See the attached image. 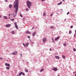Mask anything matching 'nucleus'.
Returning <instances> with one entry per match:
<instances>
[{
    "mask_svg": "<svg viewBox=\"0 0 76 76\" xmlns=\"http://www.w3.org/2000/svg\"><path fill=\"white\" fill-rule=\"evenodd\" d=\"M18 4H19V0H15L14 2V8L15 9V15H14V18L15 17L16 15L17 14L18 12V9H19L18 8V7H19Z\"/></svg>",
    "mask_w": 76,
    "mask_h": 76,
    "instance_id": "nucleus-1",
    "label": "nucleus"
},
{
    "mask_svg": "<svg viewBox=\"0 0 76 76\" xmlns=\"http://www.w3.org/2000/svg\"><path fill=\"white\" fill-rule=\"evenodd\" d=\"M27 6L29 9H31V2H30L29 1H27L26 2Z\"/></svg>",
    "mask_w": 76,
    "mask_h": 76,
    "instance_id": "nucleus-2",
    "label": "nucleus"
},
{
    "mask_svg": "<svg viewBox=\"0 0 76 76\" xmlns=\"http://www.w3.org/2000/svg\"><path fill=\"white\" fill-rule=\"evenodd\" d=\"M52 70H54V71H57V70H58V69L55 67H53L52 68Z\"/></svg>",
    "mask_w": 76,
    "mask_h": 76,
    "instance_id": "nucleus-3",
    "label": "nucleus"
},
{
    "mask_svg": "<svg viewBox=\"0 0 76 76\" xmlns=\"http://www.w3.org/2000/svg\"><path fill=\"white\" fill-rule=\"evenodd\" d=\"M14 25H15V26L16 29H18L19 28H18V25H17V23H16V22H15V23Z\"/></svg>",
    "mask_w": 76,
    "mask_h": 76,
    "instance_id": "nucleus-4",
    "label": "nucleus"
},
{
    "mask_svg": "<svg viewBox=\"0 0 76 76\" xmlns=\"http://www.w3.org/2000/svg\"><path fill=\"white\" fill-rule=\"evenodd\" d=\"M42 40L43 42H45L47 41V39H46V38L45 37L43 38Z\"/></svg>",
    "mask_w": 76,
    "mask_h": 76,
    "instance_id": "nucleus-5",
    "label": "nucleus"
},
{
    "mask_svg": "<svg viewBox=\"0 0 76 76\" xmlns=\"http://www.w3.org/2000/svg\"><path fill=\"white\" fill-rule=\"evenodd\" d=\"M5 65L6 66H8V67H10V66L9 64H7V63L5 64Z\"/></svg>",
    "mask_w": 76,
    "mask_h": 76,
    "instance_id": "nucleus-6",
    "label": "nucleus"
},
{
    "mask_svg": "<svg viewBox=\"0 0 76 76\" xmlns=\"http://www.w3.org/2000/svg\"><path fill=\"white\" fill-rule=\"evenodd\" d=\"M17 54V51H16L12 53V55H16Z\"/></svg>",
    "mask_w": 76,
    "mask_h": 76,
    "instance_id": "nucleus-7",
    "label": "nucleus"
},
{
    "mask_svg": "<svg viewBox=\"0 0 76 76\" xmlns=\"http://www.w3.org/2000/svg\"><path fill=\"white\" fill-rule=\"evenodd\" d=\"M10 26H11V25H10V24H8L7 25H6V27H7V28H8L9 27H10Z\"/></svg>",
    "mask_w": 76,
    "mask_h": 76,
    "instance_id": "nucleus-8",
    "label": "nucleus"
},
{
    "mask_svg": "<svg viewBox=\"0 0 76 76\" xmlns=\"http://www.w3.org/2000/svg\"><path fill=\"white\" fill-rule=\"evenodd\" d=\"M59 38H60V37L58 36L57 37L55 38V41H57V40H58V39Z\"/></svg>",
    "mask_w": 76,
    "mask_h": 76,
    "instance_id": "nucleus-9",
    "label": "nucleus"
},
{
    "mask_svg": "<svg viewBox=\"0 0 76 76\" xmlns=\"http://www.w3.org/2000/svg\"><path fill=\"white\" fill-rule=\"evenodd\" d=\"M35 35H36V32L34 31L33 33V37H35Z\"/></svg>",
    "mask_w": 76,
    "mask_h": 76,
    "instance_id": "nucleus-10",
    "label": "nucleus"
},
{
    "mask_svg": "<svg viewBox=\"0 0 76 76\" xmlns=\"http://www.w3.org/2000/svg\"><path fill=\"white\" fill-rule=\"evenodd\" d=\"M26 34H31V33L30 32V31H27L26 32Z\"/></svg>",
    "mask_w": 76,
    "mask_h": 76,
    "instance_id": "nucleus-11",
    "label": "nucleus"
},
{
    "mask_svg": "<svg viewBox=\"0 0 76 76\" xmlns=\"http://www.w3.org/2000/svg\"><path fill=\"white\" fill-rule=\"evenodd\" d=\"M9 7L10 9H12V5L11 4H10L9 5Z\"/></svg>",
    "mask_w": 76,
    "mask_h": 76,
    "instance_id": "nucleus-12",
    "label": "nucleus"
},
{
    "mask_svg": "<svg viewBox=\"0 0 76 76\" xmlns=\"http://www.w3.org/2000/svg\"><path fill=\"white\" fill-rule=\"evenodd\" d=\"M3 18L4 19H7V17L6 16H4Z\"/></svg>",
    "mask_w": 76,
    "mask_h": 76,
    "instance_id": "nucleus-13",
    "label": "nucleus"
},
{
    "mask_svg": "<svg viewBox=\"0 0 76 76\" xmlns=\"http://www.w3.org/2000/svg\"><path fill=\"white\" fill-rule=\"evenodd\" d=\"M62 4V2H60V3H58L57 4V5H60V4Z\"/></svg>",
    "mask_w": 76,
    "mask_h": 76,
    "instance_id": "nucleus-14",
    "label": "nucleus"
},
{
    "mask_svg": "<svg viewBox=\"0 0 76 76\" xmlns=\"http://www.w3.org/2000/svg\"><path fill=\"white\" fill-rule=\"evenodd\" d=\"M55 58H57V59H59V58H60V57H59V56H56L55 57Z\"/></svg>",
    "mask_w": 76,
    "mask_h": 76,
    "instance_id": "nucleus-15",
    "label": "nucleus"
},
{
    "mask_svg": "<svg viewBox=\"0 0 76 76\" xmlns=\"http://www.w3.org/2000/svg\"><path fill=\"white\" fill-rule=\"evenodd\" d=\"M62 57L63 58H64V59H65V58H66V56L64 55L62 56Z\"/></svg>",
    "mask_w": 76,
    "mask_h": 76,
    "instance_id": "nucleus-16",
    "label": "nucleus"
},
{
    "mask_svg": "<svg viewBox=\"0 0 76 76\" xmlns=\"http://www.w3.org/2000/svg\"><path fill=\"white\" fill-rule=\"evenodd\" d=\"M29 45V43H27L26 44V46L28 47Z\"/></svg>",
    "mask_w": 76,
    "mask_h": 76,
    "instance_id": "nucleus-17",
    "label": "nucleus"
},
{
    "mask_svg": "<svg viewBox=\"0 0 76 76\" xmlns=\"http://www.w3.org/2000/svg\"><path fill=\"white\" fill-rule=\"evenodd\" d=\"M6 69H7V70H9V69H10V67H6Z\"/></svg>",
    "mask_w": 76,
    "mask_h": 76,
    "instance_id": "nucleus-18",
    "label": "nucleus"
},
{
    "mask_svg": "<svg viewBox=\"0 0 76 76\" xmlns=\"http://www.w3.org/2000/svg\"><path fill=\"white\" fill-rule=\"evenodd\" d=\"M21 74L23 76H25V74L23 73V72H21Z\"/></svg>",
    "mask_w": 76,
    "mask_h": 76,
    "instance_id": "nucleus-19",
    "label": "nucleus"
},
{
    "mask_svg": "<svg viewBox=\"0 0 76 76\" xmlns=\"http://www.w3.org/2000/svg\"><path fill=\"white\" fill-rule=\"evenodd\" d=\"M44 71V69H42L40 71L41 72H43Z\"/></svg>",
    "mask_w": 76,
    "mask_h": 76,
    "instance_id": "nucleus-20",
    "label": "nucleus"
},
{
    "mask_svg": "<svg viewBox=\"0 0 76 76\" xmlns=\"http://www.w3.org/2000/svg\"><path fill=\"white\" fill-rule=\"evenodd\" d=\"M25 71L26 72H28V70L27 69H25Z\"/></svg>",
    "mask_w": 76,
    "mask_h": 76,
    "instance_id": "nucleus-21",
    "label": "nucleus"
},
{
    "mask_svg": "<svg viewBox=\"0 0 76 76\" xmlns=\"http://www.w3.org/2000/svg\"><path fill=\"white\" fill-rule=\"evenodd\" d=\"M12 34H15V31H12Z\"/></svg>",
    "mask_w": 76,
    "mask_h": 76,
    "instance_id": "nucleus-22",
    "label": "nucleus"
},
{
    "mask_svg": "<svg viewBox=\"0 0 76 76\" xmlns=\"http://www.w3.org/2000/svg\"><path fill=\"white\" fill-rule=\"evenodd\" d=\"M52 42H54V39H53V38H52Z\"/></svg>",
    "mask_w": 76,
    "mask_h": 76,
    "instance_id": "nucleus-23",
    "label": "nucleus"
},
{
    "mask_svg": "<svg viewBox=\"0 0 76 76\" xmlns=\"http://www.w3.org/2000/svg\"><path fill=\"white\" fill-rule=\"evenodd\" d=\"M22 75V72H20L19 74V76H21Z\"/></svg>",
    "mask_w": 76,
    "mask_h": 76,
    "instance_id": "nucleus-24",
    "label": "nucleus"
},
{
    "mask_svg": "<svg viewBox=\"0 0 76 76\" xmlns=\"http://www.w3.org/2000/svg\"><path fill=\"white\" fill-rule=\"evenodd\" d=\"M10 20H11V21L13 22V21H14V20H15V19H10Z\"/></svg>",
    "mask_w": 76,
    "mask_h": 76,
    "instance_id": "nucleus-25",
    "label": "nucleus"
},
{
    "mask_svg": "<svg viewBox=\"0 0 76 76\" xmlns=\"http://www.w3.org/2000/svg\"><path fill=\"white\" fill-rule=\"evenodd\" d=\"M69 34H72V31H69Z\"/></svg>",
    "mask_w": 76,
    "mask_h": 76,
    "instance_id": "nucleus-26",
    "label": "nucleus"
},
{
    "mask_svg": "<svg viewBox=\"0 0 76 76\" xmlns=\"http://www.w3.org/2000/svg\"><path fill=\"white\" fill-rule=\"evenodd\" d=\"M64 47H66V43L64 44Z\"/></svg>",
    "mask_w": 76,
    "mask_h": 76,
    "instance_id": "nucleus-27",
    "label": "nucleus"
},
{
    "mask_svg": "<svg viewBox=\"0 0 76 76\" xmlns=\"http://www.w3.org/2000/svg\"><path fill=\"white\" fill-rule=\"evenodd\" d=\"M28 38L29 39L31 38V37H30V36H28Z\"/></svg>",
    "mask_w": 76,
    "mask_h": 76,
    "instance_id": "nucleus-28",
    "label": "nucleus"
},
{
    "mask_svg": "<svg viewBox=\"0 0 76 76\" xmlns=\"http://www.w3.org/2000/svg\"><path fill=\"white\" fill-rule=\"evenodd\" d=\"M20 17H21V18H22V15L21 14H20Z\"/></svg>",
    "mask_w": 76,
    "mask_h": 76,
    "instance_id": "nucleus-29",
    "label": "nucleus"
},
{
    "mask_svg": "<svg viewBox=\"0 0 76 76\" xmlns=\"http://www.w3.org/2000/svg\"><path fill=\"white\" fill-rule=\"evenodd\" d=\"M26 11H28V10H29V9H28V8H26Z\"/></svg>",
    "mask_w": 76,
    "mask_h": 76,
    "instance_id": "nucleus-30",
    "label": "nucleus"
},
{
    "mask_svg": "<svg viewBox=\"0 0 76 76\" xmlns=\"http://www.w3.org/2000/svg\"><path fill=\"white\" fill-rule=\"evenodd\" d=\"M76 50V49H75V48H74L73 49V51H75Z\"/></svg>",
    "mask_w": 76,
    "mask_h": 76,
    "instance_id": "nucleus-31",
    "label": "nucleus"
},
{
    "mask_svg": "<svg viewBox=\"0 0 76 76\" xmlns=\"http://www.w3.org/2000/svg\"><path fill=\"white\" fill-rule=\"evenodd\" d=\"M23 45H24V47H26V45H25V44L24 43L23 44Z\"/></svg>",
    "mask_w": 76,
    "mask_h": 76,
    "instance_id": "nucleus-32",
    "label": "nucleus"
},
{
    "mask_svg": "<svg viewBox=\"0 0 76 76\" xmlns=\"http://www.w3.org/2000/svg\"><path fill=\"white\" fill-rule=\"evenodd\" d=\"M45 15H46L45 14V13H43V16H45Z\"/></svg>",
    "mask_w": 76,
    "mask_h": 76,
    "instance_id": "nucleus-33",
    "label": "nucleus"
},
{
    "mask_svg": "<svg viewBox=\"0 0 76 76\" xmlns=\"http://www.w3.org/2000/svg\"><path fill=\"white\" fill-rule=\"evenodd\" d=\"M42 1H45V0H41Z\"/></svg>",
    "mask_w": 76,
    "mask_h": 76,
    "instance_id": "nucleus-34",
    "label": "nucleus"
},
{
    "mask_svg": "<svg viewBox=\"0 0 76 76\" xmlns=\"http://www.w3.org/2000/svg\"><path fill=\"white\" fill-rule=\"evenodd\" d=\"M53 14H51L50 15V16H53Z\"/></svg>",
    "mask_w": 76,
    "mask_h": 76,
    "instance_id": "nucleus-35",
    "label": "nucleus"
},
{
    "mask_svg": "<svg viewBox=\"0 0 76 76\" xmlns=\"http://www.w3.org/2000/svg\"><path fill=\"white\" fill-rule=\"evenodd\" d=\"M5 2H7V0H4Z\"/></svg>",
    "mask_w": 76,
    "mask_h": 76,
    "instance_id": "nucleus-36",
    "label": "nucleus"
},
{
    "mask_svg": "<svg viewBox=\"0 0 76 76\" xmlns=\"http://www.w3.org/2000/svg\"><path fill=\"white\" fill-rule=\"evenodd\" d=\"M31 43L32 44H34V43L32 42H31Z\"/></svg>",
    "mask_w": 76,
    "mask_h": 76,
    "instance_id": "nucleus-37",
    "label": "nucleus"
},
{
    "mask_svg": "<svg viewBox=\"0 0 76 76\" xmlns=\"http://www.w3.org/2000/svg\"><path fill=\"white\" fill-rule=\"evenodd\" d=\"M0 59L1 60H2L3 58H1V57H0Z\"/></svg>",
    "mask_w": 76,
    "mask_h": 76,
    "instance_id": "nucleus-38",
    "label": "nucleus"
},
{
    "mask_svg": "<svg viewBox=\"0 0 76 76\" xmlns=\"http://www.w3.org/2000/svg\"><path fill=\"white\" fill-rule=\"evenodd\" d=\"M73 26H71V28H73Z\"/></svg>",
    "mask_w": 76,
    "mask_h": 76,
    "instance_id": "nucleus-39",
    "label": "nucleus"
},
{
    "mask_svg": "<svg viewBox=\"0 0 76 76\" xmlns=\"http://www.w3.org/2000/svg\"><path fill=\"white\" fill-rule=\"evenodd\" d=\"M69 12H68L67 13V15H69Z\"/></svg>",
    "mask_w": 76,
    "mask_h": 76,
    "instance_id": "nucleus-40",
    "label": "nucleus"
},
{
    "mask_svg": "<svg viewBox=\"0 0 76 76\" xmlns=\"http://www.w3.org/2000/svg\"><path fill=\"white\" fill-rule=\"evenodd\" d=\"M53 28V26L50 27V28Z\"/></svg>",
    "mask_w": 76,
    "mask_h": 76,
    "instance_id": "nucleus-41",
    "label": "nucleus"
},
{
    "mask_svg": "<svg viewBox=\"0 0 76 76\" xmlns=\"http://www.w3.org/2000/svg\"><path fill=\"white\" fill-rule=\"evenodd\" d=\"M49 50H50V51H51V49L50 48Z\"/></svg>",
    "mask_w": 76,
    "mask_h": 76,
    "instance_id": "nucleus-42",
    "label": "nucleus"
},
{
    "mask_svg": "<svg viewBox=\"0 0 76 76\" xmlns=\"http://www.w3.org/2000/svg\"><path fill=\"white\" fill-rule=\"evenodd\" d=\"M12 15H14V13L13 14H12Z\"/></svg>",
    "mask_w": 76,
    "mask_h": 76,
    "instance_id": "nucleus-43",
    "label": "nucleus"
},
{
    "mask_svg": "<svg viewBox=\"0 0 76 76\" xmlns=\"http://www.w3.org/2000/svg\"><path fill=\"white\" fill-rule=\"evenodd\" d=\"M76 72H73V73H76Z\"/></svg>",
    "mask_w": 76,
    "mask_h": 76,
    "instance_id": "nucleus-44",
    "label": "nucleus"
},
{
    "mask_svg": "<svg viewBox=\"0 0 76 76\" xmlns=\"http://www.w3.org/2000/svg\"><path fill=\"white\" fill-rule=\"evenodd\" d=\"M75 34H74V37H75Z\"/></svg>",
    "mask_w": 76,
    "mask_h": 76,
    "instance_id": "nucleus-45",
    "label": "nucleus"
},
{
    "mask_svg": "<svg viewBox=\"0 0 76 76\" xmlns=\"http://www.w3.org/2000/svg\"><path fill=\"white\" fill-rule=\"evenodd\" d=\"M20 56L21 57H22V54H20Z\"/></svg>",
    "mask_w": 76,
    "mask_h": 76,
    "instance_id": "nucleus-46",
    "label": "nucleus"
},
{
    "mask_svg": "<svg viewBox=\"0 0 76 76\" xmlns=\"http://www.w3.org/2000/svg\"><path fill=\"white\" fill-rule=\"evenodd\" d=\"M63 1H65V0H62Z\"/></svg>",
    "mask_w": 76,
    "mask_h": 76,
    "instance_id": "nucleus-47",
    "label": "nucleus"
},
{
    "mask_svg": "<svg viewBox=\"0 0 76 76\" xmlns=\"http://www.w3.org/2000/svg\"><path fill=\"white\" fill-rule=\"evenodd\" d=\"M9 16H10V14H9Z\"/></svg>",
    "mask_w": 76,
    "mask_h": 76,
    "instance_id": "nucleus-48",
    "label": "nucleus"
},
{
    "mask_svg": "<svg viewBox=\"0 0 76 76\" xmlns=\"http://www.w3.org/2000/svg\"><path fill=\"white\" fill-rule=\"evenodd\" d=\"M0 18H1V15H0Z\"/></svg>",
    "mask_w": 76,
    "mask_h": 76,
    "instance_id": "nucleus-49",
    "label": "nucleus"
},
{
    "mask_svg": "<svg viewBox=\"0 0 76 76\" xmlns=\"http://www.w3.org/2000/svg\"><path fill=\"white\" fill-rule=\"evenodd\" d=\"M9 19H10V17H9Z\"/></svg>",
    "mask_w": 76,
    "mask_h": 76,
    "instance_id": "nucleus-50",
    "label": "nucleus"
},
{
    "mask_svg": "<svg viewBox=\"0 0 76 76\" xmlns=\"http://www.w3.org/2000/svg\"><path fill=\"white\" fill-rule=\"evenodd\" d=\"M34 27H33L32 28V29H34Z\"/></svg>",
    "mask_w": 76,
    "mask_h": 76,
    "instance_id": "nucleus-51",
    "label": "nucleus"
},
{
    "mask_svg": "<svg viewBox=\"0 0 76 76\" xmlns=\"http://www.w3.org/2000/svg\"><path fill=\"white\" fill-rule=\"evenodd\" d=\"M66 20V18H65L64 20V21Z\"/></svg>",
    "mask_w": 76,
    "mask_h": 76,
    "instance_id": "nucleus-52",
    "label": "nucleus"
},
{
    "mask_svg": "<svg viewBox=\"0 0 76 76\" xmlns=\"http://www.w3.org/2000/svg\"><path fill=\"white\" fill-rule=\"evenodd\" d=\"M75 32H76V30H75Z\"/></svg>",
    "mask_w": 76,
    "mask_h": 76,
    "instance_id": "nucleus-53",
    "label": "nucleus"
},
{
    "mask_svg": "<svg viewBox=\"0 0 76 76\" xmlns=\"http://www.w3.org/2000/svg\"><path fill=\"white\" fill-rule=\"evenodd\" d=\"M60 10H61V11H62V9H61Z\"/></svg>",
    "mask_w": 76,
    "mask_h": 76,
    "instance_id": "nucleus-54",
    "label": "nucleus"
},
{
    "mask_svg": "<svg viewBox=\"0 0 76 76\" xmlns=\"http://www.w3.org/2000/svg\"><path fill=\"white\" fill-rule=\"evenodd\" d=\"M76 34H75V35H76V32H75Z\"/></svg>",
    "mask_w": 76,
    "mask_h": 76,
    "instance_id": "nucleus-55",
    "label": "nucleus"
},
{
    "mask_svg": "<svg viewBox=\"0 0 76 76\" xmlns=\"http://www.w3.org/2000/svg\"><path fill=\"white\" fill-rule=\"evenodd\" d=\"M58 76H60V75H58Z\"/></svg>",
    "mask_w": 76,
    "mask_h": 76,
    "instance_id": "nucleus-56",
    "label": "nucleus"
},
{
    "mask_svg": "<svg viewBox=\"0 0 76 76\" xmlns=\"http://www.w3.org/2000/svg\"><path fill=\"white\" fill-rule=\"evenodd\" d=\"M27 63L28 64V62H27Z\"/></svg>",
    "mask_w": 76,
    "mask_h": 76,
    "instance_id": "nucleus-57",
    "label": "nucleus"
},
{
    "mask_svg": "<svg viewBox=\"0 0 76 76\" xmlns=\"http://www.w3.org/2000/svg\"><path fill=\"white\" fill-rule=\"evenodd\" d=\"M7 51H8V50H7Z\"/></svg>",
    "mask_w": 76,
    "mask_h": 76,
    "instance_id": "nucleus-58",
    "label": "nucleus"
},
{
    "mask_svg": "<svg viewBox=\"0 0 76 76\" xmlns=\"http://www.w3.org/2000/svg\"><path fill=\"white\" fill-rule=\"evenodd\" d=\"M75 76H76V74L75 75Z\"/></svg>",
    "mask_w": 76,
    "mask_h": 76,
    "instance_id": "nucleus-59",
    "label": "nucleus"
},
{
    "mask_svg": "<svg viewBox=\"0 0 76 76\" xmlns=\"http://www.w3.org/2000/svg\"><path fill=\"white\" fill-rule=\"evenodd\" d=\"M57 14H58V13H57Z\"/></svg>",
    "mask_w": 76,
    "mask_h": 76,
    "instance_id": "nucleus-60",
    "label": "nucleus"
},
{
    "mask_svg": "<svg viewBox=\"0 0 76 76\" xmlns=\"http://www.w3.org/2000/svg\"><path fill=\"white\" fill-rule=\"evenodd\" d=\"M30 41H31V40H30Z\"/></svg>",
    "mask_w": 76,
    "mask_h": 76,
    "instance_id": "nucleus-61",
    "label": "nucleus"
},
{
    "mask_svg": "<svg viewBox=\"0 0 76 76\" xmlns=\"http://www.w3.org/2000/svg\"><path fill=\"white\" fill-rule=\"evenodd\" d=\"M70 68V67H69V68Z\"/></svg>",
    "mask_w": 76,
    "mask_h": 76,
    "instance_id": "nucleus-62",
    "label": "nucleus"
},
{
    "mask_svg": "<svg viewBox=\"0 0 76 76\" xmlns=\"http://www.w3.org/2000/svg\"><path fill=\"white\" fill-rule=\"evenodd\" d=\"M70 68V67H69V68Z\"/></svg>",
    "mask_w": 76,
    "mask_h": 76,
    "instance_id": "nucleus-63",
    "label": "nucleus"
}]
</instances>
